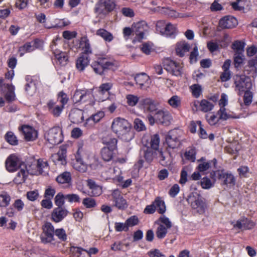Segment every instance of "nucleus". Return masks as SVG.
Here are the masks:
<instances>
[{
    "mask_svg": "<svg viewBox=\"0 0 257 257\" xmlns=\"http://www.w3.org/2000/svg\"><path fill=\"white\" fill-rule=\"evenodd\" d=\"M111 127L119 138L126 142H129L134 138V134L131 131V124L123 118L117 117L113 119Z\"/></svg>",
    "mask_w": 257,
    "mask_h": 257,
    "instance_id": "nucleus-1",
    "label": "nucleus"
},
{
    "mask_svg": "<svg viewBox=\"0 0 257 257\" xmlns=\"http://www.w3.org/2000/svg\"><path fill=\"white\" fill-rule=\"evenodd\" d=\"M91 156L90 152L83 147V143L82 142L78 143V150L76 155V161L74 165V168L80 172H85L87 169V166L89 163Z\"/></svg>",
    "mask_w": 257,
    "mask_h": 257,
    "instance_id": "nucleus-2",
    "label": "nucleus"
},
{
    "mask_svg": "<svg viewBox=\"0 0 257 257\" xmlns=\"http://www.w3.org/2000/svg\"><path fill=\"white\" fill-rule=\"evenodd\" d=\"M187 201L192 208L200 214H203L207 209L205 200L197 193H191Z\"/></svg>",
    "mask_w": 257,
    "mask_h": 257,
    "instance_id": "nucleus-3",
    "label": "nucleus"
},
{
    "mask_svg": "<svg viewBox=\"0 0 257 257\" xmlns=\"http://www.w3.org/2000/svg\"><path fill=\"white\" fill-rule=\"evenodd\" d=\"M93 95L91 91L88 89H77L71 97L73 102L77 105L89 102L92 106L94 102L92 101Z\"/></svg>",
    "mask_w": 257,
    "mask_h": 257,
    "instance_id": "nucleus-4",
    "label": "nucleus"
},
{
    "mask_svg": "<svg viewBox=\"0 0 257 257\" xmlns=\"http://www.w3.org/2000/svg\"><path fill=\"white\" fill-rule=\"evenodd\" d=\"M46 141L51 145L50 147L60 144L63 140L62 129L59 126L53 127L45 133Z\"/></svg>",
    "mask_w": 257,
    "mask_h": 257,
    "instance_id": "nucleus-5",
    "label": "nucleus"
},
{
    "mask_svg": "<svg viewBox=\"0 0 257 257\" xmlns=\"http://www.w3.org/2000/svg\"><path fill=\"white\" fill-rule=\"evenodd\" d=\"M49 169L48 162L43 159L34 160L28 166V171L32 175L46 174Z\"/></svg>",
    "mask_w": 257,
    "mask_h": 257,
    "instance_id": "nucleus-6",
    "label": "nucleus"
},
{
    "mask_svg": "<svg viewBox=\"0 0 257 257\" xmlns=\"http://www.w3.org/2000/svg\"><path fill=\"white\" fill-rule=\"evenodd\" d=\"M235 90L239 95L245 91L250 90L252 88V83L249 77L245 75L237 76L234 82Z\"/></svg>",
    "mask_w": 257,
    "mask_h": 257,
    "instance_id": "nucleus-7",
    "label": "nucleus"
},
{
    "mask_svg": "<svg viewBox=\"0 0 257 257\" xmlns=\"http://www.w3.org/2000/svg\"><path fill=\"white\" fill-rule=\"evenodd\" d=\"M55 229L53 224L49 222H46L42 226V232L40 239L43 243H51L54 240Z\"/></svg>",
    "mask_w": 257,
    "mask_h": 257,
    "instance_id": "nucleus-8",
    "label": "nucleus"
},
{
    "mask_svg": "<svg viewBox=\"0 0 257 257\" xmlns=\"http://www.w3.org/2000/svg\"><path fill=\"white\" fill-rule=\"evenodd\" d=\"M140 105L145 113H155L159 109V103L151 97L142 98Z\"/></svg>",
    "mask_w": 257,
    "mask_h": 257,
    "instance_id": "nucleus-9",
    "label": "nucleus"
},
{
    "mask_svg": "<svg viewBox=\"0 0 257 257\" xmlns=\"http://www.w3.org/2000/svg\"><path fill=\"white\" fill-rule=\"evenodd\" d=\"M114 8L113 0H100L96 5L95 11L98 15L104 16L111 12Z\"/></svg>",
    "mask_w": 257,
    "mask_h": 257,
    "instance_id": "nucleus-10",
    "label": "nucleus"
},
{
    "mask_svg": "<svg viewBox=\"0 0 257 257\" xmlns=\"http://www.w3.org/2000/svg\"><path fill=\"white\" fill-rule=\"evenodd\" d=\"M160 223L156 231V236L159 239L164 238L167 232L168 229L172 227V223L169 219L165 215L161 216L159 218Z\"/></svg>",
    "mask_w": 257,
    "mask_h": 257,
    "instance_id": "nucleus-11",
    "label": "nucleus"
},
{
    "mask_svg": "<svg viewBox=\"0 0 257 257\" xmlns=\"http://www.w3.org/2000/svg\"><path fill=\"white\" fill-rule=\"evenodd\" d=\"M117 140L115 138H111L107 142H103L107 147H103L101 151L102 159L106 162L110 161L113 158V150L116 148Z\"/></svg>",
    "mask_w": 257,
    "mask_h": 257,
    "instance_id": "nucleus-12",
    "label": "nucleus"
},
{
    "mask_svg": "<svg viewBox=\"0 0 257 257\" xmlns=\"http://www.w3.org/2000/svg\"><path fill=\"white\" fill-rule=\"evenodd\" d=\"M182 132L178 130L169 131L166 137V142L168 147L172 149L178 148L180 145Z\"/></svg>",
    "mask_w": 257,
    "mask_h": 257,
    "instance_id": "nucleus-13",
    "label": "nucleus"
},
{
    "mask_svg": "<svg viewBox=\"0 0 257 257\" xmlns=\"http://www.w3.org/2000/svg\"><path fill=\"white\" fill-rule=\"evenodd\" d=\"M163 65L166 71L176 76H180L182 74V66L179 63H177L167 58L164 60Z\"/></svg>",
    "mask_w": 257,
    "mask_h": 257,
    "instance_id": "nucleus-14",
    "label": "nucleus"
},
{
    "mask_svg": "<svg viewBox=\"0 0 257 257\" xmlns=\"http://www.w3.org/2000/svg\"><path fill=\"white\" fill-rule=\"evenodd\" d=\"M213 175L221 181L223 185L227 186H234L235 183V179L231 174L225 172L224 170H217L211 172V175L213 177Z\"/></svg>",
    "mask_w": 257,
    "mask_h": 257,
    "instance_id": "nucleus-15",
    "label": "nucleus"
},
{
    "mask_svg": "<svg viewBox=\"0 0 257 257\" xmlns=\"http://www.w3.org/2000/svg\"><path fill=\"white\" fill-rule=\"evenodd\" d=\"M112 65V63L107 59L102 58H99L96 61L93 62L91 67L96 74L101 75L105 69H108Z\"/></svg>",
    "mask_w": 257,
    "mask_h": 257,
    "instance_id": "nucleus-16",
    "label": "nucleus"
},
{
    "mask_svg": "<svg viewBox=\"0 0 257 257\" xmlns=\"http://www.w3.org/2000/svg\"><path fill=\"white\" fill-rule=\"evenodd\" d=\"M134 32L136 36L135 39L140 41L144 38V35L148 31L149 27L144 21H141L133 25Z\"/></svg>",
    "mask_w": 257,
    "mask_h": 257,
    "instance_id": "nucleus-17",
    "label": "nucleus"
},
{
    "mask_svg": "<svg viewBox=\"0 0 257 257\" xmlns=\"http://www.w3.org/2000/svg\"><path fill=\"white\" fill-rule=\"evenodd\" d=\"M111 196L114 206L118 209L123 210L127 207L126 201L121 196L120 192L118 189L113 190Z\"/></svg>",
    "mask_w": 257,
    "mask_h": 257,
    "instance_id": "nucleus-18",
    "label": "nucleus"
},
{
    "mask_svg": "<svg viewBox=\"0 0 257 257\" xmlns=\"http://www.w3.org/2000/svg\"><path fill=\"white\" fill-rule=\"evenodd\" d=\"M6 168L10 172H13L17 170L21 167V164L19 158L15 155H11L7 159Z\"/></svg>",
    "mask_w": 257,
    "mask_h": 257,
    "instance_id": "nucleus-19",
    "label": "nucleus"
},
{
    "mask_svg": "<svg viewBox=\"0 0 257 257\" xmlns=\"http://www.w3.org/2000/svg\"><path fill=\"white\" fill-rule=\"evenodd\" d=\"M154 114L158 122L163 124H169L172 119L171 115L166 110L158 109Z\"/></svg>",
    "mask_w": 257,
    "mask_h": 257,
    "instance_id": "nucleus-20",
    "label": "nucleus"
},
{
    "mask_svg": "<svg viewBox=\"0 0 257 257\" xmlns=\"http://www.w3.org/2000/svg\"><path fill=\"white\" fill-rule=\"evenodd\" d=\"M68 210L63 207L55 208L51 215V219L55 223L61 221L68 214Z\"/></svg>",
    "mask_w": 257,
    "mask_h": 257,
    "instance_id": "nucleus-21",
    "label": "nucleus"
},
{
    "mask_svg": "<svg viewBox=\"0 0 257 257\" xmlns=\"http://www.w3.org/2000/svg\"><path fill=\"white\" fill-rule=\"evenodd\" d=\"M237 25V20L231 16H226L223 17L219 22V26L222 29H232Z\"/></svg>",
    "mask_w": 257,
    "mask_h": 257,
    "instance_id": "nucleus-22",
    "label": "nucleus"
},
{
    "mask_svg": "<svg viewBox=\"0 0 257 257\" xmlns=\"http://www.w3.org/2000/svg\"><path fill=\"white\" fill-rule=\"evenodd\" d=\"M233 227L241 230L252 229L255 225V223L252 221L246 218H242L238 220L235 223L232 222Z\"/></svg>",
    "mask_w": 257,
    "mask_h": 257,
    "instance_id": "nucleus-23",
    "label": "nucleus"
},
{
    "mask_svg": "<svg viewBox=\"0 0 257 257\" xmlns=\"http://www.w3.org/2000/svg\"><path fill=\"white\" fill-rule=\"evenodd\" d=\"M47 105L49 112L55 117H58L61 114L64 107L54 100H49Z\"/></svg>",
    "mask_w": 257,
    "mask_h": 257,
    "instance_id": "nucleus-24",
    "label": "nucleus"
},
{
    "mask_svg": "<svg viewBox=\"0 0 257 257\" xmlns=\"http://www.w3.org/2000/svg\"><path fill=\"white\" fill-rule=\"evenodd\" d=\"M40 41L35 40L31 42H27L20 47L19 51L20 56H23L26 53H30L39 47L38 44Z\"/></svg>",
    "mask_w": 257,
    "mask_h": 257,
    "instance_id": "nucleus-25",
    "label": "nucleus"
},
{
    "mask_svg": "<svg viewBox=\"0 0 257 257\" xmlns=\"http://www.w3.org/2000/svg\"><path fill=\"white\" fill-rule=\"evenodd\" d=\"M22 131L25 139L28 141H34L37 138V131L30 126H22Z\"/></svg>",
    "mask_w": 257,
    "mask_h": 257,
    "instance_id": "nucleus-26",
    "label": "nucleus"
},
{
    "mask_svg": "<svg viewBox=\"0 0 257 257\" xmlns=\"http://www.w3.org/2000/svg\"><path fill=\"white\" fill-rule=\"evenodd\" d=\"M69 119L74 123H79L84 120L83 111L78 108L72 109L69 115Z\"/></svg>",
    "mask_w": 257,
    "mask_h": 257,
    "instance_id": "nucleus-27",
    "label": "nucleus"
},
{
    "mask_svg": "<svg viewBox=\"0 0 257 257\" xmlns=\"http://www.w3.org/2000/svg\"><path fill=\"white\" fill-rule=\"evenodd\" d=\"M105 116L104 112L103 111H99L96 113L92 115L90 117L86 119L84 123L85 127H90L94 125L96 123L98 122Z\"/></svg>",
    "mask_w": 257,
    "mask_h": 257,
    "instance_id": "nucleus-28",
    "label": "nucleus"
},
{
    "mask_svg": "<svg viewBox=\"0 0 257 257\" xmlns=\"http://www.w3.org/2000/svg\"><path fill=\"white\" fill-rule=\"evenodd\" d=\"M52 157L56 164L63 165L66 164V150L64 148H61L57 153L53 155Z\"/></svg>",
    "mask_w": 257,
    "mask_h": 257,
    "instance_id": "nucleus-29",
    "label": "nucleus"
},
{
    "mask_svg": "<svg viewBox=\"0 0 257 257\" xmlns=\"http://www.w3.org/2000/svg\"><path fill=\"white\" fill-rule=\"evenodd\" d=\"M130 243L125 239L115 241L110 247L112 250L114 251L125 252L128 250Z\"/></svg>",
    "mask_w": 257,
    "mask_h": 257,
    "instance_id": "nucleus-30",
    "label": "nucleus"
},
{
    "mask_svg": "<svg viewBox=\"0 0 257 257\" xmlns=\"http://www.w3.org/2000/svg\"><path fill=\"white\" fill-rule=\"evenodd\" d=\"M189 45L185 41L178 42L176 45L175 51L177 55L183 57L190 50Z\"/></svg>",
    "mask_w": 257,
    "mask_h": 257,
    "instance_id": "nucleus-31",
    "label": "nucleus"
},
{
    "mask_svg": "<svg viewBox=\"0 0 257 257\" xmlns=\"http://www.w3.org/2000/svg\"><path fill=\"white\" fill-rule=\"evenodd\" d=\"M87 185L91 190L92 196H98L102 193V187L97 185L93 180H88L87 181Z\"/></svg>",
    "mask_w": 257,
    "mask_h": 257,
    "instance_id": "nucleus-32",
    "label": "nucleus"
},
{
    "mask_svg": "<svg viewBox=\"0 0 257 257\" xmlns=\"http://www.w3.org/2000/svg\"><path fill=\"white\" fill-rule=\"evenodd\" d=\"M205 159L202 157L198 161L200 163L199 164L197 168L199 172H204L211 167V164L213 163L215 166L217 163L216 159H213L212 160H210L207 162L205 161Z\"/></svg>",
    "mask_w": 257,
    "mask_h": 257,
    "instance_id": "nucleus-33",
    "label": "nucleus"
},
{
    "mask_svg": "<svg viewBox=\"0 0 257 257\" xmlns=\"http://www.w3.org/2000/svg\"><path fill=\"white\" fill-rule=\"evenodd\" d=\"M54 54L55 59L60 65L65 66L67 64L68 56L66 52L55 50L54 52Z\"/></svg>",
    "mask_w": 257,
    "mask_h": 257,
    "instance_id": "nucleus-34",
    "label": "nucleus"
},
{
    "mask_svg": "<svg viewBox=\"0 0 257 257\" xmlns=\"http://www.w3.org/2000/svg\"><path fill=\"white\" fill-rule=\"evenodd\" d=\"M210 177L212 179L211 180L207 177H204L201 179L200 184L201 187L204 189H209L214 186L216 182V177L215 175H213V177L210 175Z\"/></svg>",
    "mask_w": 257,
    "mask_h": 257,
    "instance_id": "nucleus-35",
    "label": "nucleus"
},
{
    "mask_svg": "<svg viewBox=\"0 0 257 257\" xmlns=\"http://www.w3.org/2000/svg\"><path fill=\"white\" fill-rule=\"evenodd\" d=\"M28 174H29V173L28 171V166H25V168H21L14 178V182L17 184L24 183Z\"/></svg>",
    "mask_w": 257,
    "mask_h": 257,
    "instance_id": "nucleus-36",
    "label": "nucleus"
},
{
    "mask_svg": "<svg viewBox=\"0 0 257 257\" xmlns=\"http://www.w3.org/2000/svg\"><path fill=\"white\" fill-rule=\"evenodd\" d=\"M89 60L88 56L83 55L79 57L76 61V68L79 71H83L85 68L88 65Z\"/></svg>",
    "mask_w": 257,
    "mask_h": 257,
    "instance_id": "nucleus-37",
    "label": "nucleus"
},
{
    "mask_svg": "<svg viewBox=\"0 0 257 257\" xmlns=\"http://www.w3.org/2000/svg\"><path fill=\"white\" fill-rule=\"evenodd\" d=\"M144 156L147 162L150 163L154 159L156 158L157 150L150 148L149 146H146L143 150Z\"/></svg>",
    "mask_w": 257,
    "mask_h": 257,
    "instance_id": "nucleus-38",
    "label": "nucleus"
},
{
    "mask_svg": "<svg viewBox=\"0 0 257 257\" xmlns=\"http://www.w3.org/2000/svg\"><path fill=\"white\" fill-rule=\"evenodd\" d=\"M71 175L70 173L68 172H65L59 175L56 178V181L59 184H67L69 186L71 183Z\"/></svg>",
    "mask_w": 257,
    "mask_h": 257,
    "instance_id": "nucleus-39",
    "label": "nucleus"
},
{
    "mask_svg": "<svg viewBox=\"0 0 257 257\" xmlns=\"http://www.w3.org/2000/svg\"><path fill=\"white\" fill-rule=\"evenodd\" d=\"M96 35L102 38L105 42H110L113 39L112 34L104 29H99L96 32Z\"/></svg>",
    "mask_w": 257,
    "mask_h": 257,
    "instance_id": "nucleus-40",
    "label": "nucleus"
},
{
    "mask_svg": "<svg viewBox=\"0 0 257 257\" xmlns=\"http://www.w3.org/2000/svg\"><path fill=\"white\" fill-rule=\"evenodd\" d=\"M79 47L86 54H89L92 53L89 40L86 37L81 38L80 41Z\"/></svg>",
    "mask_w": 257,
    "mask_h": 257,
    "instance_id": "nucleus-41",
    "label": "nucleus"
},
{
    "mask_svg": "<svg viewBox=\"0 0 257 257\" xmlns=\"http://www.w3.org/2000/svg\"><path fill=\"white\" fill-rule=\"evenodd\" d=\"M136 83L142 87L148 83L150 78L146 73H141L136 75L135 77Z\"/></svg>",
    "mask_w": 257,
    "mask_h": 257,
    "instance_id": "nucleus-42",
    "label": "nucleus"
},
{
    "mask_svg": "<svg viewBox=\"0 0 257 257\" xmlns=\"http://www.w3.org/2000/svg\"><path fill=\"white\" fill-rule=\"evenodd\" d=\"M156 158L159 160L160 163L163 166H166L168 165V161H167V157L168 156L167 152H164L162 150H157Z\"/></svg>",
    "mask_w": 257,
    "mask_h": 257,
    "instance_id": "nucleus-43",
    "label": "nucleus"
},
{
    "mask_svg": "<svg viewBox=\"0 0 257 257\" xmlns=\"http://www.w3.org/2000/svg\"><path fill=\"white\" fill-rule=\"evenodd\" d=\"M71 251L77 257H90L87 252V250L80 247L73 246L71 248Z\"/></svg>",
    "mask_w": 257,
    "mask_h": 257,
    "instance_id": "nucleus-44",
    "label": "nucleus"
},
{
    "mask_svg": "<svg viewBox=\"0 0 257 257\" xmlns=\"http://www.w3.org/2000/svg\"><path fill=\"white\" fill-rule=\"evenodd\" d=\"M160 144V137L158 134H154L151 137L150 142L147 145H150V148L158 150Z\"/></svg>",
    "mask_w": 257,
    "mask_h": 257,
    "instance_id": "nucleus-45",
    "label": "nucleus"
},
{
    "mask_svg": "<svg viewBox=\"0 0 257 257\" xmlns=\"http://www.w3.org/2000/svg\"><path fill=\"white\" fill-rule=\"evenodd\" d=\"M177 33V31L176 26L171 23H168L163 35L167 37H174Z\"/></svg>",
    "mask_w": 257,
    "mask_h": 257,
    "instance_id": "nucleus-46",
    "label": "nucleus"
},
{
    "mask_svg": "<svg viewBox=\"0 0 257 257\" xmlns=\"http://www.w3.org/2000/svg\"><path fill=\"white\" fill-rule=\"evenodd\" d=\"M156 207V210L160 214H163L166 211V205L164 201L160 197H157L154 201Z\"/></svg>",
    "mask_w": 257,
    "mask_h": 257,
    "instance_id": "nucleus-47",
    "label": "nucleus"
},
{
    "mask_svg": "<svg viewBox=\"0 0 257 257\" xmlns=\"http://www.w3.org/2000/svg\"><path fill=\"white\" fill-rule=\"evenodd\" d=\"M192 95L195 98H198L202 92V86L198 84H194L189 87Z\"/></svg>",
    "mask_w": 257,
    "mask_h": 257,
    "instance_id": "nucleus-48",
    "label": "nucleus"
},
{
    "mask_svg": "<svg viewBox=\"0 0 257 257\" xmlns=\"http://www.w3.org/2000/svg\"><path fill=\"white\" fill-rule=\"evenodd\" d=\"M200 107L201 111L206 112L211 110L214 107V105L210 101L203 99L200 102Z\"/></svg>",
    "mask_w": 257,
    "mask_h": 257,
    "instance_id": "nucleus-49",
    "label": "nucleus"
},
{
    "mask_svg": "<svg viewBox=\"0 0 257 257\" xmlns=\"http://www.w3.org/2000/svg\"><path fill=\"white\" fill-rule=\"evenodd\" d=\"M15 86L12 85H9L8 86V91L6 93L5 97L8 101H13L15 99L16 95L15 93Z\"/></svg>",
    "mask_w": 257,
    "mask_h": 257,
    "instance_id": "nucleus-50",
    "label": "nucleus"
},
{
    "mask_svg": "<svg viewBox=\"0 0 257 257\" xmlns=\"http://www.w3.org/2000/svg\"><path fill=\"white\" fill-rule=\"evenodd\" d=\"M68 100L69 98L67 95L63 91H61L57 94V99L55 101L64 108V105L68 103Z\"/></svg>",
    "mask_w": 257,
    "mask_h": 257,
    "instance_id": "nucleus-51",
    "label": "nucleus"
},
{
    "mask_svg": "<svg viewBox=\"0 0 257 257\" xmlns=\"http://www.w3.org/2000/svg\"><path fill=\"white\" fill-rule=\"evenodd\" d=\"M168 103L172 107L177 108L181 106V98L177 95H173L168 100Z\"/></svg>",
    "mask_w": 257,
    "mask_h": 257,
    "instance_id": "nucleus-52",
    "label": "nucleus"
},
{
    "mask_svg": "<svg viewBox=\"0 0 257 257\" xmlns=\"http://www.w3.org/2000/svg\"><path fill=\"white\" fill-rule=\"evenodd\" d=\"M217 114L210 113L206 115V118L208 123L211 125H214L218 122L219 118Z\"/></svg>",
    "mask_w": 257,
    "mask_h": 257,
    "instance_id": "nucleus-53",
    "label": "nucleus"
},
{
    "mask_svg": "<svg viewBox=\"0 0 257 257\" xmlns=\"http://www.w3.org/2000/svg\"><path fill=\"white\" fill-rule=\"evenodd\" d=\"M11 201L10 196L6 192L0 194V206L6 207L10 204Z\"/></svg>",
    "mask_w": 257,
    "mask_h": 257,
    "instance_id": "nucleus-54",
    "label": "nucleus"
},
{
    "mask_svg": "<svg viewBox=\"0 0 257 257\" xmlns=\"http://www.w3.org/2000/svg\"><path fill=\"white\" fill-rule=\"evenodd\" d=\"M5 139L7 142L12 145H17L18 143L17 137L12 132H9L6 134Z\"/></svg>",
    "mask_w": 257,
    "mask_h": 257,
    "instance_id": "nucleus-55",
    "label": "nucleus"
},
{
    "mask_svg": "<svg viewBox=\"0 0 257 257\" xmlns=\"http://www.w3.org/2000/svg\"><path fill=\"white\" fill-rule=\"evenodd\" d=\"M120 170L119 168H109L104 173L106 174V179H114L117 176V174H120Z\"/></svg>",
    "mask_w": 257,
    "mask_h": 257,
    "instance_id": "nucleus-56",
    "label": "nucleus"
},
{
    "mask_svg": "<svg viewBox=\"0 0 257 257\" xmlns=\"http://www.w3.org/2000/svg\"><path fill=\"white\" fill-rule=\"evenodd\" d=\"M244 44L240 41H235L232 44V49L235 51V53L243 54L244 52Z\"/></svg>",
    "mask_w": 257,
    "mask_h": 257,
    "instance_id": "nucleus-57",
    "label": "nucleus"
},
{
    "mask_svg": "<svg viewBox=\"0 0 257 257\" xmlns=\"http://www.w3.org/2000/svg\"><path fill=\"white\" fill-rule=\"evenodd\" d=\"M140 49L144 53L149 55L153 50V45L149 42L144 43L140 46Z\"/></svg>",
    "mask_w": 257,
    "mask_h": 257,
    "instance_id": "nucleus-58",
    "label": "nucleus"
},
{
    "mask_svg": "<svg viewBox=\"0 0 257 257\" xmlns=\"http://www.w3.org/2000/svg\"><path fill=\"white\" fill-rule=\"evenodd\" d=\"M127 103L131 106H135L139 102V98L135 95L128 94L126 96Z\"/></svg>",
    "mask_w": 257,
    "mask_h": 257,
    "instance_id": "nucleus-59",
    "label": "nucleus"
},
{
    "mask_svg": "<svg viewBox=\"0 0 257 257\" xmlns=\"http://www.w3.org/2000/svg\"><path fill=\"white\" fill-rule=\"evenodd\" d=\"M82 204L88 208H93L96 206L95 200L90 197L84 198L83 200Z\"/></svg>",
    "mask_w": 257,
    "mask_h": 257,
    "instance_id": "nucleus-60",
    "label": "nucleus"
},
{
    "mask_svg": "<svg viewBox=\"0 0 257 257\" xmlns=\"http://www.w3.org/2000/svg\"><path fill=\"white\" fill-rule=\"evenodd\" d=\"M217 114L220 120H226L231 117V115L227 113L226 108L223 107L220 108Z\"/></svg>",
    "mask_w": 257,
    "mask_h": 257,
    "instance_id": "nucleus-61",
    "label": "nucleus"
},
{
    "mask_svg": "<svg viewBox=\"0 0 257 257\" xmlns=\"http://www.w3.org/2000/svg\"><path fill=\"white\" fill-rule=\"evenodd\" d=\"M65 196L61 193H58L55 197V203L57 207H63L64 204Z\"/></svg>",
    "mask_w": 257,
    "mask_h": 257,
    "instance_id": "nucleus-62",
    "label": "nucleus"
},
{
    "mask_svg": "<svg viewBox=\"0 0 257 257\" xmlns=\"http://www.w3.org/2000/svg\"><path fill=\"white\" fill-rule=\"evenodd\" d=\"M134 127L138 132L143 131L146 128L144 122L140 118H136L135 119Z\"/></svg>",
    "mask_w": 257,
    "mask_h": 257,
    "instance_id": "nucleus-63",
    "label": "nucleus"
},
{
    "mask_svg": "<svg viewBox=\"0 0 257 257\" xmlns=\"http://www.w3.org/2000/svg\"><path fill=\"white\" fill-rule=\"evenodd\" d=\"M149 257H166V255L158 249H153L147 253Z\"/></svg>",
    "mask_w": 257,
    "mask_h": 257,
    "instance_id": "nucleus-64",
    "label": "nucleus"
}]
</instances>
